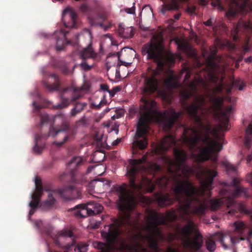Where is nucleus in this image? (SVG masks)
<instances>
[{"label": "nucleus", "mask_w": 252, "mask_h": 252, "mask_svg": "<svg viewBox=\"0 0 252 252\" xmlns=\"http://www.w3.org/2000/svg\"><path fill=\"white\" fill-rule=\"evenodd\" d=\"M68 14L73 23L75 24L77 15L76 13L71 8L67 7L63 11V14Z\"/></svg>", "instance_id": "29"}, {"label": "nucleus", "mask_w": 252, "mask_h": 252, "mask_svg": "<svg viewBox=\"0 0 252 252\" xmlns=\"http://www.w3.org/2000/svg\"><path fill=\"white\" fill-rule=\"evenodd\" d=\"M121 90V88L120 87V86H116V87L113 88V89L112 90H109L108 93L111 97H113L115 95V94L117 93L120 91Z\"/></svg>", "instance_id": "37"}, {"label": "nucleus", "mask_w": 252, "mask_h": 252, "mask_svg": "<svg viewBox=\"0 0 252 252\" xmlns=\"http://www.w3.org/2000/svg\"><path fill=\"white\" fill-rule=\"evenodd\" d=\"M134 4H135V3H133V6L132 7L125 8L124 9V11L128 14H135V7Z\"/></svg>", "instance_id": "42"}, {"label": "nucleus", "mask_w": 252, "mask_h": 252, "mask_svg": "<svg viewBox=\"0 0 252 252\" xmlns=\"http://www.w3.org/2000/svg\"><path fill=\"white\" fill-rule=\"evenodd\" d=\"M107 103V100L105 98V96L104 95L103 98L100 101V102L96 104L94 103H91V108L95 109H99L101 108L103 105H105Z\"/></svg>", "instance_id": "33"}, {"label": "nucleus", "mask_w": 252, "mask_h": 252, "mask_svg": "<svg viewBox=\"0 0 252 252\" xmlns=\"http://www.w3.org/2000/svg\"><path fill=\"white\" fill-rule=\"evenodd\" d=\"M53 192L66 201L81 198L80 190L74 185L67 186L61 189H53Z\"/></svg>", "instance_id": "11"}, {"label": "nucleus", "mask_w": 252, "mask_h": 252, "mask_svg": "<svg viewBox=\"0 0 252 252\" xmlns=\"http://www.w3.org/2000/svg\"><path fill=\"white\" fill-rule=\"evenodd\" d=\"M103 206L99 203H94L93 209L89 208L85 204H79L69 209V211H74V215L77 218H85L87 215L93 216L98 214L102 211Z\"/></svg>", "instance_id": "10"}, {"label": "nucleus", "mask_w": 252, "mask_h": 252, "mask_svg": "<svg viewBox=\"0 0 252 252\" xmlns=\"http://www.w3.org/2000/svg\"><path fill=\"white\" fill-rule=\"evenodd\" d=\"M50 76L54 79L56 83L53 84H46L45 87L48 90L53 92L57 90L59 87V84L58 83L59 77L57 74L55 73L51 74Z\"/></svg>", "instance_id": "27"}, {"label": "nucleus", "mask_w": 252, "mask_h": 252, "mask_svg": "<svg viewBox=\"0 0 252 252\" xmlns=\"http://www.w3.org/2000/svg\"><path fill=\"white\" fill-rule=\"evenodd\" d=\"M94 168V166L93 165L89 166L87 168V173H90Z\"/></svg>", "instance_id": "56"}, {"label": "nucleus", "mask_w": 252, "mask_h": 252, "mask_svg": "<svg viewBox=\"0 0 252 252\" xmlns=\"http://www.w3.org/2000/svg\"><path fill=\"white\" fill-rule=\"evenodd\" d=\"M100 89L103 91H107L109 92V89L108 85L107 84H101L100 85Z\"/></svg>", "instance_id": "46"}, {"label": "nucleus", "mask_w": 252, "mask_h": 252, "mask_svg": "<svg viewBox=\"0 0 252 252\" xmlns=\"http://www.w3.org/2000/svg\"><path fill=\"white\" fill-rule=\"evenodd\" d=\"M245 61L247 63H252V57L250 56L247 58L245 59Z\"/></svg>", "instance_id": "58"}, {"label": "nucleus", "mask_w": 252, "mask_h": 252, "mask_svg": "<svg viewBox=\"0 0 252 252\" xmlns=\"http://www.w3.org/2000/svg\"><path fill=\"white\" fill-rule=\"evenodd\" d=\"M33 106L34 108V109L36 110H39L41 109L40 105H38L36 103V102L33 101L32 103Z\"/></svg>", "instance_id": "49"}, {"label": "nucleus", "mask_w": 252, "mask_h": 252, "mask_svg": "<svg viewBox=\"0 0 252 252\" xmlns=\"http://www.w3.org/2000/svg\"><path fill=\"white\" fill-rule=\"evenodd\" d=\"M118 31L119 35L124 38H131L134 35L133 29L131 27L125 28L123 24L119 25Z\"/></svg>", "instance_id": "16"}, {"label": "nucleus", "mask_w": 252, "mask_h": 252, "mask_svg": "<svg viewBox=\"0 0 252 252\" xmlns=\"http://www.w3.org/2000/svg\"><path fill=\"white\" fill-rule=\"evenodd\" d=\"M49 116L47 114L42 115L40 117V125L43 126L44 124H47L49 122Z\"/></svg>", "instance_id": "35"}, {"label": "nucleus", "mask_w": 252, "mask_h": 252, "mask_svg": "<svg viewBox=\"0 0 252 252\" xmlns=\"http://www.w3.org/2000/svg\"><path fill=\"white\" fill-rule=\"evenodd\" d=\"M203 24L205 25L206 26H212V18H210L207 21L204 22H203Z\"/></svg>", "instance_id": "48"}, {"label": "nucleus", "mask_w": 252, "mask_h": 252, "mask_svg": "<svg viewBox=\"0 0 252 252\" xmlns=\"http://www.w3.org/2000/svg\"><path fill=\"white\" fill-rule=\"evenodd\" d=\"M150 165L151 166V168L155 172H159L161 169V167L160 166V165L157 163H152L150 164Z\"/></svg>", "instance_id": "41"}, {"label": "nucleus", "mask_w": 252, "mask_h": 252, "mask_svg": "<svg viewBox=\"0 0 252 252\" xmlns=\"http://www.w3.org/2000/svg\"><path fill=\"white\" fill-rule=\"evenodd\" d=\"M235 230L238 233H243L244 229L246 228V226L245 224L242 221H236L234 223Z\"/></svg>", "instance_id": "31"}, {"label": "nucleus", "mask_w": 252, "mask_h": 252, "mask_svg": "<svg viewBox=\"0 0 252 252\" xmlns=\"http://www.w3.org/2000/svg\"><path fill=\"white\" fill-rule=\"evenodd\" d=\"M226 167L228 171H232L235 172L236 171V167L233 165L228 164Z\"/></svg>", "instance_id": "45"}, {"label": "nucleus", "mask_w": 252, "mask_h": 252, "mask_svg": "<svg viewBox=\"0 0 252 252\" xmlns=\"http://www.w3.org/2000/svg\"><path fill=\"white\" fill-rule=\"evenodd\" d=\"M236 212V210L234 209H231L229 210L228 213L231 215H234L235 213Z\"/></svg>", "instance_id": "57"}, {"label": "nucleus", "mask_w": 252, "mask_h": 252, "mask_svg": "<svg viewBox=\"0 0 252 252\" xmlns=\"http://www.w3.org/2000/svg\"><path fill=\"white\" fill-rule=\"evenodd\" d=\"M95 53L91 45L83 49L80 53V58L84 61L88 59H94L96 57Z\"/></svg>", "instance_id": "17"}, {"label": "nucleus", "mask_w": 252, "mask_h": 252, "mask_svg": "<svg viewBox=\"0 0 252 252\" xmlns=\"http://www.w3.org/2000/svg\"><path fill=\"white\" fill-rule=\"evenodd\" d=\"M164 85L169 90L174 89L179 85L176 82L174 76L172 75L164 80Z\"/></svg>", "instance_id": "26"}, {"label": "nucleus", "mask_w": 252, "mask_h": 252, "mask_svg": "<svg viewBox=\"0 0 252 252\" xmlns=\"http://www.w3.org/2000/svg\"><path fill=\"white\" fill-rule=\"evenodd\" d=\"M97 17L103 21H105L107 19L108 15L106 12H100L98 14Z\"/></svg>", "instance_id": "43"}, {"label": "nucleus", "mask_w": 252, "mask_h": 252, "mask_svg": "<svg viewBox=\"0 0 252 252\" xmlns=\"http://www.w3.org/2000/svg\"><path fill=\"white\" fill-rule=\"evenodd\" d=\"M220 242L222 244L223 246L225 247V248L227 247L224 244V235L222 234L220 235Z\"/></svg>", "instance_id": "51"}, {"label": "nucleus", "mask_w": 252, "mask_h": 252, "mask_svg": "<svg viewBox=\"0 0 252 252\" xmlns=\"http://www.w3.org/2000/svg\"><path fill=\"white\" fill-rule=\"evenodd\" d=\"M138 169L135 166H132L127 172V175L129 177V187L135 192L140 191L143 186H145L147 190L149 192H152L155 190V185L149 178L142 177V182L139 184L135 183L136 175Z\"/></svg>", "instance_id": "8"}, {"label": "nucleus", "mask_w": 252, "mask_h": 252, "mask_svg": "<svg viewBox=\"0 0 252 252\" xmlns=\"http://www.w3.org/2000/svg\"><path fill=\"white\" fill-rule=\"evenodd\" d=\"M252 143V120L246 129L244 145L247 148L251 147Z\"/></svg>", "instance_id": "23"}, {"label": "nucleus", "mask_w": 252, "mask_h": 252, "mask_svg": "<svg viewBox=\"0 0 252 252\" xmlns=\"http://www.w3.org/2000/svg\"><path fill=\"white\" fill-rule=\"evenodd\" d=\"M181 16L180 13H177L174 15V17L176 20H179Z\"/></svg>", "instance_id": "60"}, {"label": "nucleus", "mask_w": 252, "mask_h": 252, "mask_svg": "<svg viewBox=\"0 0 252 252\" xmlns=\"http://www.w3.org/2000/svg\"><path fill=\"white\" fill-rule=\"evenodd\" d=\"M48 195V198L43 202L41 207L43 209L48 210L51 208L55 203L56 199L54 196H58V194L53 192V190H50Z\"/></svg>", "instance_id": "19"}, {"label": "nucleus", "mask_w": 252, "mask_h": 252, "mask_svg": "<svg viewBox=\"0 0 252 252\" xmlns=\"http://www.w3.org/2000/svg\"><path fill=\"white\" fill-rule=\"evenodd\" d=\"M206 249L210 252H214L216 249V244L214 240L212 238H208L205 243Z\"/></svg>", "instance_id": "30"}, {"label": "nucleus", "mask_w": 252, "mask_h": 252, "mask_svg": "<svg viewBox=\"0 0 252 252\" xmlns=\"http://www.w3.org/2000/svg\"><path fill=\"white\" fill-rule=\"evenodd\" d=\"M249 182L252 184V173H251L249 177Z\"/></svg>", "instance_id": "62"}, {"label": "nucleus", "mask_w": 252, "mask_h": 252, "mask_svg": "<svg viewBox=\"0 0 252 252\" xmlns=\"http://www.w3.org/2000/svg\"><path fill=\"white\" fill-rule=\"evenodd\" d=\"M62 32L63 31H61L63 37L61 38H58L57 39L56 49L58 51H60L63 49L65 45V41H66V44L70 43V42L69 41H67L66 38V34L67 33V32L65 33H62Z\"/></svg>", "instance_id": "25"}, {"label": "nucleus", "mask_w": 252, "mask_h": 252, "mask_svg": "<svg viewBox=\"0 0 252 252\" xmlns=\"http://www.w3.org/2000/svg\"><path fill=\"white\" fill-rule=\"evenodd\" d=\"M69 138H70L69 136L68 135H66L64 137L63 140L62 141H61V142L55 141V142H54L53 144L57 146H61L65 142H66L69 139Z\"/></svg>", "instance_id": "39"}, {"label": "nucleus", "mask_w": 252, "mask_h": 252, "mask_svg": "<svg viewBox=\"0 0 252 252\" xmlns=\"http://www.w3.org/2000/svg\"><path fill=\"white\" fill-rule=\"evenodd\" d=\"M73 236V233L71 230H65L58 232L57 234H53L51 235L55 243L59 244V239L62 237L72 238Z\"/></svg>", "instance_id": "21"}, {"label": "nucleus", "mask_w": 252, "mask_h": 252, "mask_svg": "<svg viewBox=\"0 0 252 252\" xmlns=\"http://www.w3.org/2000/svg\"><path fill=\"white\" fill-rule=\"evenodd\" d=\"M80 97L81 95L76 92V89H74L73 91L65 89L61 94V103L55 105L54 108L56 109H63L73 103L74 107L70 112V115L71 117H74L77 114L82 112L87 105L86 102L77 101Z\"/></svg>", "instance_id": "6"}, {"label": "nucleus", "mask_w": 252, "mask_h": 252, "mask_svg": "<svg viewBox=\"0 0 252 252\" xmlns=\"http://www.w3.org/2000/svg\"><path fill=\"white\" fill-rule=\"evenodd\" d=\"M80 66L82 67V68L88 71L90 70L93 67L92 65H89L86 61L83 60L82 63L80 64Z\"/></svg>", "instance_id": "38"}, {"label": "nucleus", "mask_w": 252, "mask_h": 252, "mask_svg": "<svg viewBox=\"0 0 252 252\" xmlns=\"http://www.w3.org/2000/svg\"><path fill=\"white\" fill-rule=\"evenodd\" d=\"M113 191L118 196L116 204L122 214L114 219L113 223L105 225L101 231V236L106 243L94 242V248L100 250V252H148V249L152 252H179L172 247H169L165 251L158 246V237L164 239L158 225L176 220L177 216L174 211L164 216L153 210H147L148 215L145 217L147 223L143 227L147 233H135L133 231L139 229L140 220V213H136L134 218L131 214L136 205L135 198L127 189L126 184L116 185Z\"/></svg>", "instance_id": "2"}, {"label": "nucleus", "mask_w": 252, "mask_h": 252, "mask_svg": "<svg viewBox=\"0 0 252 252\" xmlns=\"http://www.w3.org/2000/svg\"><path fill=\"white\" fill-rule=\"evenodd\" d=\"M246 0H230L229 8L225 13L226 16L229 19L234 18L239 11L242 10L246 5Z\"/></svg>", "instance_id": "14"}, {"label": "nucleus", "mask_w": 252, "mask_h": 252, "mask_svg": "<svg viewBox=\"0 0 252 252\" xmlns=\"http://www.w3.org/2000/svg\"><path fill=\"white\" fill-rule=\"evenodd\" d=\"M69 129V124L66 122H63L62 123L61 127L59 129H56L53 126H52L49 131V133L47 134H41V135H37L35 138V144L33 147L34 151L37 154H40L44 146H39L38 142V141L42 139V138H47L49 136H56L58 133L67 131Z\"/></svg>", "instance_id": "12"}, {"label": "nucleus", "mask_w": 252, "mask_h": 252, "mask_svg": "<svg viewBox=\"0 0 252 252\" xmlns=\"http://www.w3.org/2000/svg\"><path fill=\"white\" fill-rule=\"evenodd\" d=\"M186 87L182 89L180 94L183 105H187L186 110L190 119L194 123L197 129L191 127H184L183 141L189 150L193 152L199 142L204 145L200 146L199 153H192L191 156L198 163L203 162L211 159L214 164L217 163V157L226 144L224 134L221 131H227L229 116L232 108L226 107L224 110L221 106L224 97L214 95L210 97V101L218 109L216 115L219 120L217 126H213L207 118L208 109L205 107L207 104L206 97L203 94H197L196 81L187 83Z\"/></svg>", "instance_id": "3"}, {"label": "nucleus", "mask_w": 252, "mask_h": 252, "mask_svg": "<svg viewBox=\"0 0 252 252\" xmlns=\"http://www.w3.org/2000/svg\"><path fill=\"white\" fill-rule=\"evenodd\" d=\"M175 138L171 135H168L164 138L161 142L159 149H156L153 150L152 153L147 152L142 158L139 159H135L133 160V164L135 165H140L147 162L148 155H158L159 153V150L162 151H167L170 147L176 144Z\"/></svg>", "instance_id": "9"}, {"label": "nucleus", "mask_w": 252, "mask_h": 252, "mask_svg": "<svg viewBox=\"0 0 252 252\" xmlns=\"http://www.w3.org/2000/svg\"><path fill=\"white\" fill-rule=\"evenodd\" d=\"M163 2L162 5L161 12L164 14L166 11L177 10L178 9V3L180 2H186L189 0H161Z\"/></svg>", "instance_id": "15"}, {"label": "nucleus", "mask_w": 252, "mask_h": 252, "mask_svg": "<svg viewBox=\"0 0 252 252\" xmlns=\"http://www.w3.org/2000/svg\"><path fill=\"white\" fill-rule=\"evenodd\" d=\"M196 7L195 5L188 4L187 7L186 12L189 14H194L195 13Z\"/></svg>", "instance_id": "36"}, {"label": "nucleus", "mask_w": 252, "mask_h": 252, "mask_svg": "<svg viewBox=\"0 0 252 252\" xmlns=\"http://www.w3.org/2000/svg\"><path fill=\"white\" fill-rule=\"evenodd\" d=\"M244 189L240 187H236L233 190L228 191L227 189H222L220 190L222 197L212 199L209 201L210 209L212 211L217 210L220 206L226 205L228 208H230L235 204V201L233 197L238 196L244 191Z\"/></svg>", "instance_id": "7"}, {"label": "nucleus", "mask_w": 252, "mask_h": 252, "mask_svg": "<svg viewBox=\"0 0 252 252\" xmlns=\"http://www.w3.org/2000/svg\"><path fill=\"white\" fill-rule=\"evenodd\" d=\"M209 65L211 67V71L209 72L210 81L214 83H217L219 81L213 89V91L214 94H221L224 92L228 95L231 93L233 87L238 88L240 91H242L246 86V83L241 80H233L231 84L225 83L223 81L222 78L220 79L219 77L214 74V71L217 68V64L213 61H209Z\"/></svg>", "instance_id": "5"}, {"label": "nucleus", "mask_w": 252, "mask_h": 252, "mask_svg": "<svg viewBox=\"0 0 252 252\" xmlns=\"http://www.w3.org/2000/svg\"><path fill=\"white\" fill-rule=\"evenodd\" d=\"M174 154L175 160H169V177L163 176L158 178L157 184L165 189L171 181L174 185V199L168 193H157L156 200L160 207L170 205L175 200L178 201V210L188 223L179 231V234L186 248L197 252L202 247L203 236L196 231L193 237L190 238L194 223L189 217L191 215L201 216L205 214L207 205L203 195L205 191L212 189L214 179L218 172L200 165L193 168L190 167L186 163L188 155L183 149L175 148Z\"/></svg>", "instance_id": "1"}, {"label": "nucleus", "mask_w": 252, "mask_h": 252, "mask_svg": "<svg viewBox=\"0 0 252 252\" xmlns=\"http://www.w3.org/2000/svg\"><path fill=\"white\" fill-rule=\"evenodd\" d=\"M129 52L131 53L132 49L129 48L128 47H125L123 48L120 52L118 53V60L121 63H125V62H123L121 60V58H123L124 57H125L127 55V53Z\"/></svg>", "instance_id": "32"}, {"label": "nucleus", "mask_w": 252, "mask_h": 252, "mask_svg": "<svg viewBox=\"0 0 252 252\" xmlns=\"http://www.w3.org/2000/svg\"><path fill=\"white\" fill-rule=\"evenodd\" d=\"M96 18L97 17H94V16H89V22L91 24L92 26H96L98 25L99 26L101 27H103V25L102 23H99L96 22Z\"/></svg>", "instance_id": "34"}, {"label": "nucleus", "mask_w": 252, "mask_h": 252, "mask_svg": "<svg viewBox=\"0 0 252 252\" xmlns=\"http://www.w3.org/2000/svg\"><path fill=\"white\" fill-rule=\"evenodd\" d=\"M180 46L182 48H183L184 49L185 48V45H184V43H181L180 45Z\"/></svg>", "instance_id": "63"}, {"label": "nucleus", "mask_w": 252, "mask_h": 252, "mask_svg": "<svg viewBox=\"0 0 252 252\" xmlns=\"http://www.w3.org/2000/svg\"><path fill=\"white\" fill-rule=\"evenodd\" d=\"M243 33L246 35V38L248 42L249 36L252 34V22L251 21L239 20L237 25L234 26L232 32L233 40L236 41L239 39L240 34Z\"/></svg>", "instance_id": "13"}, {"label": "nucleus", "mask_w": 252, "mask_h": 252, "mask_svg": "<svg viewBox=\"0 0 252 252\" xmlns=\"http://www.w3.org/2000/svg\"><path fill=\"white\" fill-rule=\"evenodd\" d=\"M72 246H74V252H87L88 250V246L87 243L83 242H79L76 244L74 241H73L70 244L66 245V249H70Z\"/></svg>", "instance_id": "18"}, {"label": "nucleus", "mask_w": 252, "mask_h": 252, "mask_svg": "<svg viewBox=\"0 0 252 252\" xmlns=\"http://www.w3.org/2000/svg\"><path fill=\"white\" fill-rule=\"evenodd\" d=\"M62 71L64 74H68L69 71L68 69L66 67H64L63 68Z\"/></svg>", "instance_id": "59"}, {"label": "nucleus", "mask_w": 252, "mask_h": 252, "mask_svg": "<svg viewBox=\"0 0 252 252\" xmlns=\"http://www.w3.org/2000/svg\"><path fill=\"white\" fill-rule=\"evenodd\" d=\"M100 222H96L93 225V228L94 229H97L99 227Z\"/></svg>", "instance_id": "55"}, {"label": "nucleus", "mask_w": 252, "mask_h": 252, "mask_svg": "<svg viewBox=\"0 0 252 252\" xmlns=\"http://www.w3.org/2000/svg\"><path fill=\"white\" fill-rule=\"evenodd\" d=\"M141 52L143 56L147 55V59L153 60L157 66L155 69L148 67L147 73L142 74L143 82L141 90L143 96L140 100L143 104L140 105L141 116L137 124L135 139L132 143L133 154L138 153V149L144 150L147 147L148 124L152 120L156 104L154 100L147 96L158 91L161 80L157 76L160 75L165 65L163 55L156 45L145 44L143 46Z\"/></svg>", "instance_id": "4"}, {"label": "nucleus", "mask_w": 252, "mask_h": 252, "mask_svg": "<svg viewBox=\"0 0 252 252\" xmlns=\"http://www.w3.org/2000/svg\"><path fill=\"white\" fill-rule=\"evenodd\" d=\"M32 200L30 203L29 206L31 208V209L29 211V216H31L35 212V209H36L40 203V199L39 198H36L34 196H32Z\"/></svg>", "instance_id": "28"}, {"label": "nucleus", "mask_w": 252, "mask_h": 252, "mask_svg": "<svg viewBox=\"0 0 252 252\" xmlns=\"http://www.w3.org/2000/svg\"><path fill=\"white\" fill-rule=\"evenodd\" d=\"M243 49L245 52H247L249 51V46L248 45V43H247L244 46Z\"/></svg>", "instance_id": "52"}, {"label": "nucleus", "mask_w": 252, "mask_h": 252, "mask_svg": "<svg viewBox=\"0 0 252 252\" xmlns=\"http://www.w3.org/2000/svg\"><path fill=\"white\" fill-rule=\"evenodd\" d=\"M183 70L186 72V74L184 78V81H186L189 80V78H190L191 73L189 68L188 67H184Z\"/></svg>", "instance_id": "40"}, {"label": "nucleus", "mask_w": 252, "mask_h": 252, "mask_svg": "<svg viewBox=\"0 0 252 252\" xmlns=\"http://www.w3.org/2000/svg\"><path fill=\"white\" fill-rule=\"evenodd\" d=\"M199 3L202 5H206L208 3V1L207 0H199Z\"/></svg>", "instance_id": "50"}, {"label": "nucleus", "mask_w": 252, "mask_h": 252, "mask_svg": "<svg viewBox=\"0 0 252 252\" xmlns=\"http://www.w3.org/2000/svg\"><path fill=\"white\" fill-rule=\"evenodd\" d=\"M121 142V139H117V140L114 141L113 142H112V145L113 146H116L120 142Z\"/></svg>", "instance_id": "54"}, {"label": "nucleus", "mask_w": 252, "mask_h": 252, "mask_svg": "<svg viewBox=\"0 0 252 252\" xmlns=\"http://www.w3.org/2000/svg\"><path fill=\"white\" fill-rule=\"evenodd\" d=\"M35 185L36 186V189L35 190V192L32 194V196H34L36 198H39L41 199V197L43 194V190L46 191H48L50 190L47 189L45 188L43 189L42 182L40 179H38L37 177L35 178Z\"/></svg>", "instance_id": "22"}, {"label": "nucleus", "mask_w": 252, "mask_h": 252, "mask_svg": "<svg viewBox=\"0 0 252 252\" xmlns=\"http://www.w3.org/2000/svg\"><path fill=\"white\" fill-rule=\"evenodd\" d=\"M79 122H81V123H82V124H84H84H85L86 122H85V118H81V119L79 120Z\"/></svg>", "instance_id": "61"}, {"label": "nucleus", "mask_w": 252, "mask_h": 252, "mask_svg": "<svg viewBox=\"0 0 252 252\" xmlns=\"http://www.w3.org/2000/svg\"><path fill=\"white\" fill-rule=\"evenodd\" d=\"M249 235L250 236H252V229L250 230L249 232Z\"/></svg>", "instance_id": "64"}, {"label": "nucleus", "mask_w": 252, "mask_h": 252, "mask_svg": "<svg viewBox=\"0 0 252 252\" xmlns=\"http://www.w3.org/2000/svg\"><path fill=\"white\" fill-rule=\"evenodd\" d=\"M80 9L83 12H86L88 10V7L86 4H82L80 6Z\"/></svg>", "instance_id": "47"}, {"label": "nucleus", "mask_w": 252, "mask_h": 252, "mask_svg": "<svg viewBox=\"0 0 252 252\" xmlns=\"http://www.w3.org/2000/svg\"><path fill=\"white\" fill-rule=\"evenodd\" d=\"M83 163V158L80 157H74L68 163L67 166L70 168L71 173L73 175L74 171Z\"/></svg>", "instance_id": "20"}, {"label": "nucleus", "mask_w": 252, "mask_h": 252, "mask_svg": "<svg viewBox=\"0 0 252 252\" xmlns=\"http://www.w3.org/2000/svg\"><path fill=\"white\" fill-rule=\"evenodd\" d=\"M252 160V154L248 155L247 158V161L248 163H250Z\"/></svg>", "instance_id": "53"}, {"label": "nucleus", "mask_w": 252, "mask_h": 252, "mask_svg": "<svg viewBox=\"0 0 252 252\" xmlns=\"http://www.w3.org/2000/svg\"><path fill=\"white\" fill-rule=\"evenodd\" d=\"M240 182V180L239 179L237 178H234L231 182V185H232V186L233 187H236Z\"/></svg>", "instance_id": "44"}, {"label": "nucleus", "mask_w": 252, "mask_h": 252, "mask_svg": "<svg viewBox=\"0 0 252 252\" xmlns=\"http://www.w3.org/2000/svg\"><path fill=\"white\" fill-rule=\"evenodd\" d=\"M181 113V112H177L174 110H172L170 113V118L168 120L167 124L165 125V127L168 129H170L174 125L175 122L179 120Z\"/></svg>", "instance_id": "24"}]
</instances>
